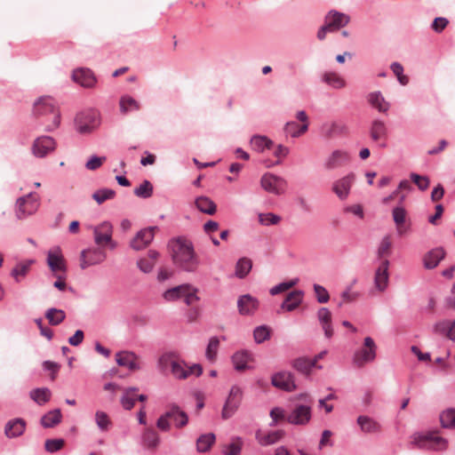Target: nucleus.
Returning a JSON list of instances; mask_svg holds the SVG:
<instances>
[{"mask_svg": "<svg viewBox=\"0 0 455 455\" xmlns=\"http://www.w3.org/2000/svg\"><path fill=\"white\" fill-rule=\"evenodd\" d=\"M323 81L331 86L339 89L345 86L344 79L337 73H325L323 77Z\"/></svg>", "mask_w": 455, "mask_h": 455, "instance_id": "49530a36", "label": "nucleus"}, {"mask_svg": "<svg viewBox=\"0 0 455 455\" xmlns=\"http://www.w3.org/2000/svg\"><path fill=\"white\" fill-rule=\"evenodd\" d=\"M318 321L324 331V335L327 339H330L333 335V329L331 325V314L327 307H321L317 311Z\"/></svg>", "mask_w": 455, "mask_h": 455, "instance_id": "cd10ccee", "label": "nucleus"}, {"mask_svg": "<svg viewBox=\"0 0 455 455\" xmlns=\"http://www.w3.org/2000/svg\"><path fill=\"white\" fill-rule=\"evenodd\" d=\"M259 305V300L250 294H244L238 298L237 307L242 315H250L254 314Z\"/></svg>", "mask_w": 455, "mask_h": 455, "instance_id": "aec40b11", "label": "nucleus"}, {"mask_svg": "<svg viewBox=\"0 0 455 455\" xmlns=\"http://www.w3.org/2000/svg\"><path fill=\"white\" fill-rule=\"evenodd\" d=\"M64 440L62 438L47 439L44 443L46 451L50 453L56 452L61 450L64 446Z\"/></svg>", "mask_w": 455, "mask_h": 455, "instance_id": "6e6d98bb", "label": "nucleus"}, {"mask_svg": "<svg viewBox=\"0 0 455 455\" xmlns=\"http://www.w3.org/2000/svg\"><path fill=\"white\" fill-rule=\"evenodd\" d=\"M358 297L359 293L352 291L351 287L349 286L341 293L342 300L338 304V307H341L344 303L353 302L357 299Z\"/></svg>", "mask_w": 455, "mask_h": 455, "instance_id": "e2e57ef3", "label": "nucleus"}, {"mask_svg": "<svg viewBox=\"0 0 455 455\" xmlns=\"http://www.w3.org/2000/svg\"><path fill=\"white\" fill-rule=\"evenodd\" d=\"M119 107L122 114H127L130 111H135L140 108V103L129 95L121 97Z\"/></svg>", "mask_w": 455, "mask_h": 455, "instance_id": "e433bc0d", "label": "nucleus"}, {"mask_svg": "<svg viewBox=\"0 0 455 455\" xmlns=\"http://www.w3.org/2000/svg\"><path fill=\"white\" fill-rule=\"evenodd\" d=\"M440 422L444 428L455 427V409L443 411L440 415Z\"/></svg>", "mask_w": 455, "mask_h": 455, "instance_id": "a18cd8bd", "label": "nucleus"}, {"mask_svg": "<svg viewBox=\"0 0 455 455\" xmlns=\"http://www.w3.org/2000/svg\"><path fill=\"white\" fill-rule=\"evenodd\" d=\"M312 416L311 406L307 404H298L286 417V420L292 425L305 426Z\"/></svg>", "mask_w": 455, "mask_h": 455, "instance_id": "f8f14e48", "label": "nucleus"}, {"mask_svg": "<svg viewBox=\"0 0 455 455\" xmlns=\"http://www.w3.org/2000/svg\"><path fill=\"white\" fill-rule=\"evenodd\" d=\"M271 383L274 387L286 392H291L297 388L294 375L290 371H283L274 374Z\"/></svg>", "mask_w": 455, "mask_h": 455, "instance_id": "ddd939ff", "label": "nucleus"}, {"mask_svg": "<svg viewBox=\"0 0 455 455\" xmlns=\"http://www.w3.org/2000/svg\"><path fill=\"white\" fill-rule=\"evenodd\" d=\"M155 236L154 229H140L130 242L135 251H141L150 244Z\"/></svg>", "mask_w": 455, "mask_h": 455, "instance_id": "f3484780", "label": "nucleus"}, {"mask_svg": "<svg viewBox=\"0 0 455 455\" xmlns=\"http://www.w3.org/2000/svg\"><path fill=\"white\" fill-rule=\"evenodd\" d=\"M313 288H314L316 300L319 303H326L329 301V299H330L329 292L323 286L315 283Z\"/></svg>", "mask_w": 455, "mask_h": 455, "instance_id": "13d9d810", "label": "nucleus"}, {"mask_svg": "<svg viewBox=\"0 0 455 455\" xmlns=\"http://www.w3.org/2000/svg\"><path fill=\"white\" fill-rule=\"evenodd\" d=\"M94 242L98 245L97 248H106L113 250L116 247V243L112 240L111 232H102L101 229H94Z\"/></svg>", "mask_w": 455, "mask_h": 455, "instance_id": "c85d7f7f", "label": "nucleus"}, {"mask_svg": "<svg viewBox=\"0 0 455 455\" xmlns=\"http://www.w3.org/2000/svg\"><path fill=\"white\" fill-rule=\"evenodd\" d=\"M291 366L299 373L308 376L315 366V362L307 357H298L291 363Z\"/></svg>", "mask_w": 455, "mask_h": 455, "instance_id": "2f4dec72", "label": "nucleus"}, {"mask_svg": "<svg viewBox=\"0 0 455 455\" xmlns=\"http://www.w3.org/2000/svg\"><path fill=\"white\" fill-rule=\"evenodd\" d=\"M355 176L354 173H349L347 176L336 180L332 184V191L341 200H345L350 192L351 187L354 184Z\"/></svg>", "mask_w": 455, "mask_h": 455, "instance_id": "2eb2a0df", "label": "nucleus"}, {"mask_svg": "<svg viewBox=\"0 0 455 455\" xmlns=\"http://www.w3.org/2000/svg\"><path fill=\"white\" fill-rule=\"evenodd\" d=\"M196 204L199 211L207 214H212L216 211V204L206 196L198 197Z\"/></svg>", "mask_w": 455, "mask_h": 455, "instance_id": "37998d69", "label": "nucleus"}, {"mask_svg": "<svg viewBox=\"0 0 455 455\" xmlns=\"http://www.w3.org/2000/svg\"><path fill=\"white\" fill-rule=\"evenodd\" d=\"M171 371L173 377L178 379H185L189 376V371L186 369L185 363L177 360L174 363H172Z\"/></svg>", "mask_w": 455, "mask_h": 455, "instance_id": "de8ad7c7", "label": "nucleus"}, {"mask_svg": "<svg viewBox=\"0 0 455 455\" xmlns=\"http://www.w3.org/2000/svg\"><path fill=\"white\" fill-rule=\"evenodd\" d=\"M357 424L363 432L368 434L378 433L381 428L379 422L368 416H359L357 418Z\"/></svg>", "mask_w": 455, "mask_h": 455, "instance_id": "c756f323", "label": "nucleus"}, {"mask_svg": "<svg viewBox=\"0 0 455 455\" xmlns=\"http://www.w3.org/2000/svg\"><path fill=\"white\" fill-rule=\"evenodd\" d=\"M153 186L148 180H144L140 187L134 189V194L138 197L148 198L152 196Z\"/></svg>", "mask_w": 455, "mask_h": 455, "instance_id": "603ef678", "label": "nucleus"}, {"mask_svg": "<svg viewBox=\"0 0 455 455\" xmlns=\"http://www.w3.org/2000/svg\"><path fill=\"white\" fill-rule=\"evenodd\" d=\"M393 219L396 225L407 224V212L403 207H395L393 210Z\"/></svg>", "mask_w": 455, "mask_h": 455, "instance_id": "052dcab7", "label": "nucleus"}, {"mask_svg": "<svg viewBox=\"0 0 455 455\" xmlns=\"http://www.w3.org/2000/svg\"><path fill=\"white\" fill-rule=\"evenodd\" d=\"M344 129V126L336 123H332L323 127V133L325 137L331 138L333 134L337 133L338 132H341Z\"/></svg>", "mask_w": 455, "mask_h": 455, "instance_id": "774afa93", "label": "nucleus"}, {"mask_svg": "<svg viewBox=\"0 0 455 455\" xmlns=\"http://www.w3.org/2000/svg\"><path fill=\"white\" fill-rule=\"evenodd\" d=\"M45 317L51 325H59L65 320L66 314L62 309L52 307L46 311Z\"/></svg>", "mask_w": 455, "mask_h": 455, "instance_id": "ea45409f", "label": "nucleus"}, {"mask_svg": "<svg viewBox=\"0 0 455 455\" xmlns=\"http://www.w3.org/2000/svg\"><path fill=\"white\" fill-rule=\"evenodd\" d=\"M350 162V156L347 151L335 150L325 160L324 167L327 170H334L347 164Z\"/></svg>", "mask_w": 455, "mask_h": 455, "instance_id": "6ab92c4d", "label": "nucleus"}, {"mask_svg": "<svg viewBox=\"0 0 455 455\" xmlns=\"http://www.w3.org/2000/svg\"><path fill=\"white\" fill-rule=\"evenodd\" d=\"M283 436V430L272 431L267 434H264L261 430H258L255 435L257 441L262 446L274 444L281 440Z\"/></svg>", "mask_w": 455, "mask_h": 455, "instance_id": "bb28decb", "label": "nucleus"}, {"mask_svg": "<svg viewBox=\"0 0 455 455\" xmlns=\"http://www.w3.org/2000/svg\"><path fill=\"white\" fill-rule=\"evenodd\" d=\"M33 113L44 127V131L52 132L60 124V113L55 100L50 96L40 97L33 107Z\"/></svg>", "mask_w": 455, "mask_h": 455, "instance_id": "f03ea898", "label": "nucleus"}, {"mask_svg": "<svg viewBox=\"0 0 455 455\" xmlns=\"http://www.w3.org/2000/svg\"><path fill=\"white\" fill-rule=\"evenodd\" d=\"M281 218L274 213H260L259 215V222L262 226L278 225Z\"/></svg>", "mask_w": 455, "mask_h": 455, "instance_id": "5fc2aeb1", "label": "nucleus"}, {"mask_svg": "<svg viewBox=\"0 0 455 455\" xmlns=\"http://www.w3.org/2000/svg\"><path fill=\"white\" fill-rule=\"evenodd\" d=\"M175 362L173 354H164L157 361V367L162 372H166L169 368L172 369Z\"/></svg>", "mask_w": 455, "mask_h": 455, "instance_id": "8fccbe9b", "label": "nucleus"}, {"mask_svg": "<svg viewBox=\"0 0 455 455\" xmlns=\"http://www.w3.org/2000/svg\"><path fill=\"white\" fill-rule=\"evenodd\" d=\"M411 445L421 450L443 451L447 448V440L436 435L435 432H418L411 435Z\"/></svg>", "mask_w": 455, "mask_h": 455, "instance_id": "7ed1b4c3", "label": "nucleus"}, {"mask_svg": "<svg viewBox=\"0 0 455 455\" xmlns=\"http://www.w3.org/2000/svg\"><path fill=\"white\" fill-rule=\"evenodd\" d=\"M387 130L383 121L374 120L371 127V137L374 141L387 137Z\"/></svg>", "mask_w": 455, "mask_h": 455, "instance_id": "58836bf2", "label": "nucleus"}, {"mask_svg": "<svg viewBox=\"0 0 455 455\" xmlns=\"http://www.w3.org/2000/svg\"><path fill=\"white\" fill-rule=\"evenodd\" d=\"M392 241L390 235H385L377 250V256L379 259H382L385 257H388L392 252Z\"/></svg>", "mask_w": 455, "mask_h": 455, "instance_id": "c03bdc74", "label": "nucleus"}, {"mask_svg": "<svg viewBox=\"0 0 455 455\" xmlns=\"http://www.w3.org/2000/svg\"><path fill=\"white\" fill-rule=\"evenodd\" d=\"M433 331L435 333L445 335L449 339L450 321L443 320V321L437 322L433 326Z\"/></svg>", "mask_w": 455, "mask_h": 455, "instance_id": "0e129e2a", "label": "nucleus"}, {"mask_svg": "<svg viewBox=\"0 0 455 455\" xmlns=\"http://www.w3.org/2000/svg\"><path fill=\"white\" fill-rule=\"evenodd\" d=\"M95 420L96 424L99 427V428L102 431H106L108 429V427L110 425V420L108 419V416L107 413L103 411H97L95 414Z\"/></svg>", "mask_w": 455, "mask_h": 455, "instance_id": "680f3d73", "label": "nucleus"}, {"mask_svg": "<svg viewBox=\"0 0 455 455\" xmlns=\"http://www.w3.org/2000/svg\"><path fill=\"white\" fill-rule=\"evenodd\" d=\"M176 416L180 417V420L176 422V427L181 428L188 424V414L182 410H180V408L178 405H172L170 409L157 419V427L164 432L169 431L171 427L169 422L170 418Z\"/></svg>", "mask_w": 455, "mask_h": 455, "instance_id": "39448f33", "label": "nucleus"}, {"mask_svg": "<svg viewBox=\"0 0 455 455\" xmlns=\"http://www.w3.org/2000/svg\"><path fill=\"white\" fill-rule=\"evenodd\" d=\"M137 267L141 272L148 274L153 271L155 263L148 259L140 258L137 260Z\"/></svg>", "mask_w": 455, "mask_h": 455, "instance_id": "338daca9", "label": "nucleus"}, {"mask_svg": "<svg viewBox=\"0 0 455 455\" xmlns=\"http://www.w3.org/2000/svg\"><path fill=\"white\" fill-rule=\"evenodd\" d=\"M137 356L132 352L122 351L116 355V360L118 365L127 367L131 371H137L140 365L136 362Z\"/></svg>", "mask_w": 455, "mask_h": 455, "instance_id": "a878e982", "label": "nucleus"}, {"mask_svg": "<svg viewBox=\"0 0 455 455\" xmlns=\"http://www.w3.org/2000/svg\"><path fill=\"white\" fill-rule=\"evenodd\" d=\"M220 346V340L217 337H212L209 340L208 346L206 347L205 351V356L206 358L211 361L214 362L217 356L218 349Z\"/></svg>", "mask_w": 455, "mask_h": 455, "instance_id": "09e8293b", "label": "nucleus"}, {"mask_svg": "<svg viewBox=\"0 0 455 455\" xmlns=\"http://www.w3.org/2000/svg\"><path fill=\"white\" fill-rule=\"evenodd\" d=\"M52 396V392L48 387L34 388L29 392V397L38 405L47 403Z\"/></svg>", "mask_w": 455, "mask_h": 455, "instance_id": "7c9ffc66", "label": "nucleus"}, {"mask_svg": "<svg viewBox=\"0 0 455 455\" xmlns=\"http://www.w3.org/2000/svg\"><path fill=\"white\" fill-rule=\"evenodd\" d=\"M26 429V422L20 418L8 421L4 427V434L8 438L20 436Z\"/></svg>", "mask_w": 455, "mask_h": 455, "instance_id": "b1692460", "label": "nucleus"}, {"mask_svg": "<svg viewBox=\"0 0 455 455\" xmlns=\"http://www.w3.org/2000/svg\"><path fill=\"white\" fill-rule=\"evenodd\" d=\"M445 257V251L442 247L429 251L423 258L424 267L427 269H433Z\"/></svg>", "mask_w": 455, "mask_h": 455, "instance_id": "393cba45", "label": "nucleus"}, {"mask_svg": "<svg viewBox=\"0 0 455 455\" xmlns=\"http://www.w3.org/2000/svg\"><path fill=\"white\" fill-rule=\"evenodd\" d=\"M40 196L36 193L20 197L16 201L15 213L17 218L25 219L34 214L39 208Z\"/></svg>", "mask_w": 455, "mask_h": 455, "instance_id": "20e7f679", "label": "nucleus"}, {"mask_svg": "<svg viewBox=\"0 0 455 455\" xmlns=\"http://www.w3.org/2000/svg\"><path fill=\"white\" fill-rule=\"evenodd\" d=\"M215 435L213 433L204 434L196 440V450L198 452L208 451L215 443Z\"/></svg>", "mask_w": 455, "mask_h": 455, "instance_id": "c9c22d12", "label": "nucleus"}, {"mask_svg": "<svg viewBox=\"0 0 455 455\" xmlns=\"http://www.w3.org/2000/svg\"><path fill=\"white\" fill-rule=\"evenodd\" d=\"M376 351L377 346L374 340L371 337H366L363 340V347L354 354L353 363L357 367H363L375 360Z\"/></svg>", "mask_w": 455, "mask_h": 455, "instance_id": "423d86ee", "label": "nucleus"}, {"mask_svg": "<svg viewBox=\"0 0 455 455\" xmlns=\"http://www.w3.org/2000/svg\"><path fill=\"white\" fill-rule=\"evenodd\" d=\"M350 21V17L343 12L335 10L330 11L325 18L324 23L332 30L336 31L342 27L347 25Z\"/></svg>", "mask_w": 455, "mask_h": 455, "instance_id": "dca6fc26", "label": "nucleus"}, {"mask_svg": "<svg viewBox=\"0 0 455 455\" xmlns=\"http://www.w3.org/2000/svg\"><path fill=\"white\" fill-rule=\"evenodd\" d=\"M115 195L116 193L114 190L109 188H102L94 192L92 198L100 204L108 199H112Z\"/></svg>", "mask_w": 455, "mask_h": 455, "instance_id": "864d4df0", "label": "nucleus"}, {"mask_svg": "<svg viewBox=\"0 0 455 455\" xmlns=\"http://www.w3.org/2000/svg\"><path fill=\"white\" fill-rule=\"evenodd\" d=\"M107 258V254L102 248H88L83 250L80 253V267L85 269L90 266L100 264Z\"/></svg>", "mask_w": 455, "mask_h": 455, "instance_id": "9b49d317", "label": "nucleus"}, {"mask_svg": "<svg viewBox=\"0 0 455 455\" xmlns=\"http://www.w3.org/2000/svg\"><path fill=\"white\" fill-rule=\"evenodd\" d=\"M100 124L99 114L95 110H86L77 114L76 129L80 133H89Z\"/></svg>", "mask_w": 455, "mask_h": 455, "instance_id": "0eeeda50", "label": "nucleus"}, {"mask_svg": "<svg viewBox=\"0 0 455 455\" xmlns=\"http://www.w3.org/2000/svg\"><path fill=\"white\" fill-rule=\"evenodd\" d=\"M304 292L300 290H294L289 292L281 304V309L291 312L295 310L303 300Z\"/></svg>", "mask_w": 455, "mask_h": 455, "instance_id": "5701e85b", "label": "nucleus"}, {"mask_svg": "<svg viewBox=\"0 0 455 455\" xmlns=\"http://www.w3.org/2000/svg\"><path fill=\"white\" fill-rule=\"evenodd\" d=\"M138 391V387H132L124 389V395L120 399V403L124 409L132 410L135 405V398L132 396L134 392Z\"/></svg>", "mask_w": 455, "mask_h": 455, "instance_id": "79ce46f5", "label": "nucleus"}, {"mask_svg": "<svg viewBox=\"0 0 455 455\" xmlns=\"http://www.w3.org/2000/svg\"><path fill=\"white\" fill-rule=\"evenodd\" d=\"M298 282H299V279L296 278V279L291 280L290 282L281 283L272 287L270 289L269 292L271 295H276L280 292L285 291L289 290L290 288L293 287L294 285L297 284Z\"/></svg>", "mask_w": 455, "mask_h": 455, "instance_id": "bf43d9fd", "label": "nucleus"}, {"mask_svg": "<svg viewBox=\"0 0 455 455\" xmlns=\"http://www.w3.org/2000/svg\"><path fill=\"white\" fill-rule=\"evenodd\" d=\"M274 145L273 141L265 136H253L251 140V148L258 152H264Z\"/></svg>", "mask_w": 455, "mask_h": 455, "instance_id": "4c0bfd02", "label": "nucleus"}, {"mask_svg": "<svg viewBox=\"0 0 455 455\" xmlns=\"http://www.w3.org/2000/svg\"><path fill=\"white\" fill-rule=\"evenodd\" d=\"M389 260L387 259H383L379 264V266L375 270L374 274V286L376 290L380 292H383L387 290L388 286L389 281Z\"/></svg>", "mask_w": 455, "mask_h": 455, "instance_id": "4468645a", "label": "nucleus"}, {"mask_svg": "<svg viewBox=\"0 0 455 455\" xmlns=\"http://www.w3.org/2000/svg\"><path fill=\"white\" fill-rule=\"evenodd\" d=\"M33 263V260H28L27 262H22L18 264L12 270V275L16 278L17 281H19V276H24L27 275L30 265Z\"/></svg>", "mask_w": 455, "mask_h": 455, "instance_id": "4d7b16f0", "label": "nucleus"}, {"mask_svg": "<svg viewBox=\"0 0 455 455\" xmlns=\"http://www.w3.org/2000/svg\"><path fill=\"white\" fill-rule=\"evenodd\" d=\"M173 264L182 271L194 273L200 266V259L196 254L193 243L186 237L178 236L168 243Z\"/></svg>", "mask_w": 455, "mask_h": 455, "instance_id": "f257e3e1", "label": "nucleus"}, {"mask_svg": "<svg viewBox=\"0 0 455 455\" xmlns=\"http://www.w3.org/2000/svg\"><path fill=\"white\" fill-rule=\"evenodd\" d=\"M369 103L381 113H387L389 103L385 100L379 92H374L368 95Z\"/></svg>", "mask_w": 455, "mask_h": 455, "instance_id": "473e14b6", "label": "nucleus"}, {"mask_svg": "<svg viewBox=\"0 0 455 455\" xmlns=\"http://www.w3.org/2000/svg\"><path fill=\"white\" fill-rule=\"evenodd\" d=\"M231 359L234 364V368L237 371H243L252 368L250 363L253 362V356L250 352L246 350L235 352L232 355Z\"/></svg>", "mask_w": 455, "mask_h": 455, "instance_id": "412c9836", "label": "nucleus"}, {"mask_svg": "<svg viewBox=\"0 0 455 455\" xmlns=\"http://www.w3.org/2000/svg\"><path fill=\"white\" fill-rule=\"evenodd\" d=\"M252 267V262L248 258H241L235 265V276L244 278Z\"/></svg>", "mask_w": 455, "mask_h": 455, "instance_id": "a19ab883", "label": "nucleus"}, {"mask_svg": "<svg viewBox=\"0 0 455 455\" xmlns=\"http://www.w3.org/2000/svg\"><path fill=\"white\" fill-rule=\"evenodd\" d=\"M243 400V390L238 386H233L223 406L221 416L224 419L231 418L238 410Z\"/></svg>", "mask_w": 455, "mask_h": 455, "instance_id": "1a4fd4ad", "label": "nucleus"}, {"mask_svg": "<svg viewBox=\"0 0 455 455\" xmlns=\"http://www.w3.org/2000/svg\"><path fill=\"white\" fill-rule=\"evenodd\" d=\"M72 78L84 87H93L96 84V78L93 73L88 68H77L73 72Z\"/></svg>", "mask_w": 455, "mask_h": 455, "instance_id": "4be33fe9", "label": "nucleus"}, {"mask_svg": "<svg viewBox=\"0 0 455 455\" xmlns=\"http://www.w3.org/2000/svg\"><path fill=\"white\" fill-rule=\"evenodd\" d=\"M254 340L257 344H260L270 338V330L266 325L258 326L253 331Z\"/></svg>", "mask_w": 455, "mask_h": 455, "instance_id": "3c124183", "label": "nucleus"}, {"mask_svg": "<svg viewBox=\"0 0 455 455\" xmlns=\"http://www.w3.org/2000/svg\"><path fill=\"white\" fill-rule=\"evenodd\" d=\"M391 69L394 74L397 76L398 81L401 84L405 85L409 82V78L403 75V68L400 63L395 62L391 65Z\"/></svg>", "mask_w": 455, "mask_h": 455, "instance_id": "69168bd1", "label": "nucleus"}, {"mask_svg": "<svg viewBox=\"0 0 455 455\" xmlns=\"http://www.w3.org/2000/svg\"><path fill=\"white\" fill-rule=\"evenodd\" d=\"M62 415L60 409L50 411L41 418V424L45 428L53 427L60 423Z\"/></svg>", "mask_w": 455, "mask_h": 455, "instance_id": "72a5a7b5", "label": "nucleus"}, {"mask_svg": "<svg viewBox=\"0 0 455 455\" xmlns=\"http://www.w3.org/2000/svg\"><path fill=\"white\" fill-rule=\"evenodd\" d=\"M286 185L287 183L284 179L270 172L265 173L260 179L261 188L267 192L275 195L283 194Z\"/></svg>", "mask_w": 455, "mask_h": 455, "instance_id": "9d476101", "label": "nucleus"}, {"mask_svg": "<svg viewBox=\"0 0 455 455\" xmlns=\"http://www.w3.org/2000/svg\"><path fill=\"white\" fill-rule=\"evenodd\" d=\"M47 264L52 272L56 273L58 271L66 272L67 267L65 259L61 254L60 247H55L50 250L47 253Z\"/></svg>", "mask_w": 455, "mask_h": 455, "instance_id": "a211bd4d", "label": "nucleus"}, {"mask_svg": "<svg viewBox=\"0 0 455 455\" xmlns=\"http://www.w3.org/2000/svg\"><path fill=\"white\" fill-rule=\"evenodd\" d=\"M188 290H191V285L184 283L176 287L168 289L164 293V298L168 301L176 300L184 296L188 292Z\"/></svg>", "mask_w": 455, "mask_h": 455, "instance_id": "f704fd0d", "label": "nucleus"}, {"mask_svg": "<svg viewBox=\"0 0 455 455\" xmlns=\"http://www.w3.org/2000/svg\"><path fill=\"white\" fill-rule=\"evenodd\" d=\"M57 143L52 137L42 135L34 140L31 145V153L34 156L44 158L52 153Z\"/></svg>", "mask_w": 455, "mask_h": 455, "instance_id": "6e6552de", "label": "nucleus"}]
</instances>
